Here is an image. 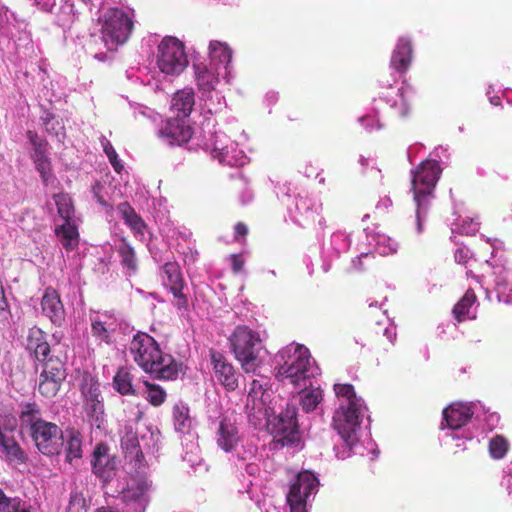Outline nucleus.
I'll return each instance as SVG.
<instances>
[{
    "instance_id": "obj_59",
    "label": "nucleus",
    "mask_w": 512,
    "mask_h": 512,
    "mask_svg": "<svg viewBox=\"0 0 512 512\" xmlns=\"http://www.w3.org/2000/svg\"><path fill=\"white\" fill-rule=\"evenodd\" d=\"M248 232L247 226L243 223H238L235 226V236L236 238L240 236H245Z\"/></svg>"
},
{
    "instance_id": "obj_49",
    "label": "nucleus",
    "mask_w": 512,
    "mask_h": 512,
    "mask_svg": "<svg viewBox=\"0 0 512 512\" xmlns=\"http://www.w3.org/2000/svg\"><path fill=\"white\" fill-rule=\"evenodd\" d=\"M44 376L48 374L56 377L58 380L64 381L66 378V370L64 368V364L59 360L50 359L47 361L43 368Z\"/></svg>"
},
{
    "instance_id": "obj_2",
    "label": "nucleus",
    "mask_w": 512,
    "mask_h": 512,
    "mask_svg": "<svg viewBox=\"0 0 512 512\" xmlns=\"http://www.w3.org/2000/svg\"><path fill=\"white\" fill-rule=\"evenodd\" d=\"M276 378L285 385L295 388L312 386V379L320 374V369L307 347L291 343L275 356Z\"/></svg>"
},
{
    "instance_id": "obj_28",
    "label": "nucleus",
    "mask_w": 512,
    "mask_h": 512,
    "mask_svg": "<svg viewBox=\"0 0 512 512\" xmlns=\"http://www.w3.org/2000/svg\"><path fill=\"white\" fill-rule=\"evenodd\" d=\"M26 347L39 361H45L50 352L44 332L37 327L29 330Z\"/></svg>"
},
{
    "instance_id": "obj_30",
    "label": "nucleus",
    "mask_w": 512,
    "mask_h": 512,
    "mask_svg": "<svg viewBox=\"0 0 512 512\" xmlns=\"http://www.w3.org/2000/svg\"><path fill=\"white\" fill-rule=\"evenodd\" d=\"M412 56V46L411 42L407 38H400L396 44V47L393 51L391 57V66L399 71H405L411 61Z\"/></svg>"
},
{
    "instance_id": "obj_17",
    "label": "nucleus",
    "mask_w": 512,
    "mask_h": 512,
    "mask_svg": "<svg viewBox=\"0 0 512 512\" xmlns=\"http://www.w3.org/2000/svg\"><path fill=\"white\" fill-rule=\"evenodd\" d=\"M146 477H133L122 491L121 499L126 505L125 512H144L148 499L146 496L150 488Z\"/></svg>"
},
{
    "instance_id": "obj_53",
    "label": "nucleus",
    "mask_w": 512,
    "mask_h": 512,
    "mask_svg": "<svg viewBox=\"0 0 512 512\" xmlns=\"http://www.w3.org/2000/svg\"><path fill=\"white\" fill-rule=\"evenodd\" d=\"M360 122L368 130H372L373 129V126H372L373 123L376 124V128H381V124L379 123V120L377 119L376 115H374V116H370V115L364 116V117L360 118Z\"/></svg>"
},
{
    "instance_id": "obj_64",
    "label": "nucleus",
    "mask_w": 512,
    "mask_h": 512,
    "mask_svg": "<svg viewBox=\"0 0 512 512\" xmlns=\"http://www.w3.org/2000/svg\"><path fill=\"white\" fill-rule=\"evenodd\" d=\"M489 100H490V103H491L492 105H495V106L500 105V98H499V97H497V96L490 97V99H489Z\"/></svg>"
},
{
    "instance_id": "obj_38",
    "label": "nucleus",
    "mask_w": 512,
    "mask_h": 512,
    "mask_svg": "<svg viewBox=\"0 0 512 512\" xmlns=\"http://www.w3.org/2000/svg\"><path fill=\"white\" fill-rule=\"evenodd\" d=\"M300 404L302 409L309 413L314 411L323 399V393L320 388H313L312 386L301 387Z\"/></svg>"
},
{
    "instance_id": "obj_61",
    "label": "nucleus",
    "mask_w": 512,
    "mask_h": 512,
    "mask_svg": "<svg viewBox=\"0 0 512 512\" xmlns=\"http://www.w3.org/2000/svg\"><path fill=\"white\" fill-rule=\"evenodd\" d=\"M83 3H85L86 5H90V6H97L99 5V11H101L102 8H105L104 7V2L102 0H81Z\"/></svg>"
},
{
    "instance_id": "obj_21",
    "label": "nucleus",
    "mask_w": 512,
    "mask_h": 512,
    "mask_svg": "<svg viewBox=\"0 0 512 512\" xmlns=\"http://www.w3.org/2000/svg\"><path fill=\"white\" fill-rule=\"evenodd\" d=\"M208 51L209 65L214 67L219 75H223V79L229 81L233 55V51L230 46L225 42L212 40L209 43Z\"/></svg>"
},
{
    "instance_id": "obj_34",
    "label": "nucleus",
    "mask_w": 512,
    "mask_h": 512,
    "mask_svg": "<svg viewBox=\"0 0 512 512\" xmlns=\"http://www.w3.org/2000/svg\"><path fill=\"white\" fill-rule=\"evenodd\" d=\"M194 105V92L190 88L179 90L172 98L171 109L177 113V117L186 118Z\"/></svg>"
},
{
    "instance_id": "obj_48",
    "label": "nucleus",
    "mask_w": 512,
    "mask_h": 512,
    "mask_svg": "<svg viewBox=\"0 0 512 512\" xmlns=\"http://www.w3.org/2000/svg\"><path fill=\"white\" fill-rule=\"evenodd\" d=\"M145 398L153 405L159 406L164 403L166 399L165 390L156 384L146 383V396Z\"/></svg>"
},
{
    "instance_id": "obj_7",
    "label": "nucleus",
    "mask_w": 512,
    "mask_h": 512,
    "mask_svg": "<svg viewBox=\"0 0 512 512\" xmlns=\"http://www.w3.org/2000/svg\"><path fill=\"white\" fill-rule=\"evenodd\" d=\"M231 350L246 373H254L263 363L260 334L247 326H237L230 338Z\"/></svg>"
},
{
    "instance_id": "obj_3",
    "label": "nucleus",
    "mask_w": 512,
    "mask_h": 512,
    "mask_svg": "<svg viewBox=\"0 0 512 512\" xmlns=\"http://www.w3.org/2000/svg\"><path fill=\"white\" fill-rule=\"evenodd\" d=\"M128 355L146 373L157 379L174 380L182 372V365L170 354H164L153 337L137 333L129 343Z\"/></svg>"
},
{
    "instance_id": "obj_11",
    "label": "nucleus",
    "mask_w": 512,
    "mask_h": 512,
    "mask_svg": "<svg viewBox=\"0 0 512 512\" xmlns=\"http://www.w3.org/2000/svg\"><path fill=\"white\" fill-rule=\"evenodd\" d=\"M480 407L479 403H453L443 411L446 427L451 430L448 434L453 440L465 439L471 440L473 434L465 427L470 422L472 416Z\"/></svg>"
},
{
    "instance_id": "obj_58",
    "label": "nucleus",
    "mask_w": 512,
    "mask_h": 512,
    "mask_svg": "<svg viewBox=\"0 0 512 512\" xmlns=\"http://www.w3.org/2000/svg\"><path fill=\"white\" fill-rule=\"evenodd\" d=\"M108 159H109L111 165L113 166V168L115 169V171H117L119 173L122 170L123 166L118 158L117 153H115V158L113 156H109Z\"/></svg>"
},
{
    "instance_id": "obj_12",
    "label": "nucleus",
    "mask_w": 512,
    "mask_h": 512,
    "mask_svg": "<svg viewBox=\"0 0 512 512\" xmlns=\"http://www.w3.org/2000/svg\"><path fill=\"white\" fill-rule=\"evenodd\" d=\"M270 410L268 416L262 420L273 435L274 441L282 446L292 445L299 440L296 408L288 406L284 412L271 418Z\"/></svg>"
},
{
    "instance_id": "obj_52",
    "label": "nucleus",
    "mask_w": 512,
    "mask_h": 512,
    "mask_svg": "<svg viewBox=\"0 0 512 512\" xmlns=\"http://www.w3.org/2000/svg\"><path fill=\"white\" fill-rule=\"evenodd\" d=\"M478 230V223L474 222L473 220L470 221H464L463 225L460 228V232L463 234H474Z\"/></svg>"
},
{
    "instance_id": "obj_10",
    "label": "nucleus",
    "mask_w": 512,
    "mask_h": 512,
    "mask_svg": "<svg viewBox=\"0 0 512 512\" xmlns=\"http://www.w3.org/2000/svg\"><path fill=\"white\" fill-rule=\"evenodd\" d=\"M80 391L82 419L91 427L102 428L106 418L99 382L90 374H85L80 384Z\"/></svg>"
},
{
    "instance_id": "obj_18",
    "label": "nucleus",
    "mask_w": 512,
    "mask_h": 512,
    "mask_svg": "<svg viewBox=\"0 0 512 512\" xmlns=\"http://www.w3.org/2000/svg\"><path fill=\"white\" fill-rule=\"evenodd\" d=\"M27 137L32 146L31 157L34 161L37 171L41 175L43 183L46 186L53 185L56 179L51 173V163L48 157L47 141L41 139L33 131H28Z\"/></svg>"
},
{
    "instance_id": "obj_14",
    "label": "nucleus",
    "mask_w": 512,
    "mask_h": 512,
    "mask_svg": "<svg viewBox=\"0 0 512 512\" xmlns=\"http://www.w3.org/2000/svg\"><path fill=\"white\" fill-rule=\"evenodd\" d=\"M318 485L319 480L312 472L298 473L287 494L291 512H307V502L310 496L316 493Z\"/></svg>"
},
{
    "instance_id": "obj_29",
    "label": "nucleus",
    "mask_w": 512,
    "mask_h": 512,
    "mask_svg": "<svg viewBox=\"0 0 512 512\" xmlns=\"http://www.w3.org/2000/svg\"><path fill=\"white\" fill-rule=\"evenodd\" d=\"M351 241L348 234L343 231L334 232L329 240L322 246V253L327 257H338L341 253L348 251Z\"/></svg>"
},
{
    "instance_id": "obj_54",
    "label": "nucleus",
    "mask_w": 512,
    "mask_h": 512,
    "mask_svg": "<svg viewBox=\"0 0 512 512\" xmlns=\"http://www.w3.org/2000/svg\"><path fill=\"white\" fill-rule=\"evenodd\" d=\"M469 258V250L465 248H458L455 252V260L460 264H464L467 262Z\"/></svg>"
},
{
    "instance_id": "obj_16",
    "label": "nucleus",
    "mask_w": 512,
    "mask_h": 512,
    "mask_svg": "<svg viewBox=\"0 0 512 512\" xmlns=\"http://www.w3.org/2000/svg\"><path fill=\"white\" fill-rule=\"evenodd\" d=\"M267 382L253 380L247 396L246 411L253 425L262 424V420L268 416L271 410L270 393L264 388Z\"/></svg>"
},
{
    "instance_id": "obj_55",
    "label": "nucleus",
    "mask_w": 512,
    "mask_h": 512,
    "mask_svg": "<svg viewBox=\"0 0 512 512\" xmlns=\"http://www.w3.org/2000/svg\"><path fill=\"white\" fill-rule=\"evenodd\" d=\"M101 144L107 157L113 156L115 158L116 151L113 148L112 144L105 137L101 138Z\"/></svg>"
},
{
    "instance_id": "obj_26",
    "label": "nucleus",
    "mask_w": 512,
    "mask_h": 512,
    "mask_svg": "<svg viewBox=\"0 0 512 512\" xmlns=\"http://www.w3.org/2000/svg\"><path fill=\"white\" fill-rule=\"evenodd\" d=\"M195 81L198 89L203 93H211L219 82L220 77L216 69L203 63L194 65Z\"/></svg>"
},
{
    "instance_id": "obj_56",
    "label": "nucleus",
    "mask_w": 512,
    "mask_h": 512,
    "mask_svg": "<svg viewBox=\"0 0 512 512\" xmlns=\"http://www.w3.org/2000/svg\"><path fill=\"white\" fill-rule=\"evenodd\" d=\"M391 206L392 200L390 199V197L385 196L384 198L379 200V202L376 205V209L379 211H386Z\"/></svg>"
},
{
    "instance_id": "obj_57",
    "label": "nucleus",
    "mask_w": 512,
    "mask_h": 512,
    "mask_svg": "<svg viewBox=\"0 0 512 512\" xmlns=\"http://www.w3.org/2000/svg\"><path fill=\"white\" fill-rule=\"evenodd\" d=\"M231 260H232L233 271L236 273L240 272L243 268L244 261L237 255H232Z\"/></svg>"
},
{
    "instance_id": "obj_1",
    "label": "nucleus",
    "mask_w": 512,
    "mask_h": 512,
    "mask_svg": "<svg viewBox=\"0 0 512 512\" xmlns=\"http://www.w3.org/2000/svg\"><path fill=\"white\" fill-rule=\"evenodd\" d=\"M214 438L217 446L232 454L234 464L249 476L260 473V456L257 445L245 440L233 413L222 414L214 421Z\"/></svg>"
},
{
    "instance_id": "obj_36",
    "label": "nucleus",
    "mask_w": 512,
    "mask_h": 512,
    "mask_svg": "<svg viewBox=\"0 0 512 512\" xmlns=\"http://www.w3.org/2000/svg\"><path fill=\"white\" fill-rule=\"evenodd\" d=\"M495 284L498 300L506 304L512 303V270L501 271Z\"/></svg>"
},
{
    "instance_id": "obj_41",
    "label": "nucleus",
    "mask_w": 512,
    "mask_h": 512,
    "mask_svg": "<svg viewBox=\"0 0 512 512\" xmlns=\"http://www.w3.org/2000/svg\"><path fill=\"white\" fill-rule=\"evenodd\" d=\"M297 211L307 219L314 220L315 215L319 214L322 204L314 198L308 196H299L295 203Z\"/></svg>"
},
{
    "instance_id": "obj_50",
    "label": "nucleus",
    "mask_w": 512,
    "mask_h": 512,
    "mask_svg": "<svg viewBox=\"0 0 512 512\" xmlns=\"http://www.w3.org/2000/svg\"><path fill=\"white\" fill-rule=\"evenodd\" d=\"M46 131L57 137L59 141L64 137V127L57 121L53 115L47 113L42 117Z\"/></svg>"
},
{
    "instance_id": "obj_27",
    "label": "nucleus",
    "mask_w": 512,
    "mask_h": 512,
    "mask_svg": "<svg viewBox=\"0 0 512 512\" xmlns=\"http://www.w3.org/2000/svg\"><path fill=\"white\" fill-rule=\"evenodd\" d=\"M92 465L93 471L97 476L103 479L111 477L115 463L109 458L108 447L106 445H97L93 453Z\"/></svg>"
},
{
    "instance_id": "obj_13",
    "label": "nucleus",
    "mask_w": 512,
    "mask_h": 512,
    "mask_svg": "<svg viewBox=\"0 0 512 512\" xmlns=\"http://www.w3.org/2000/svg\"><path fill=\"white\" fill-rule=\"evenodd\" d=\"M55 205L57 206L59 216L65 220V223L55 229L62 246L67 251L77 248L79 243V233L77 227L71 222L74 214L72 200L68 194L59 193L54 195Z\"/></svg>"
},
{
    "instance_id": "obj_33",
    "label": "nucleus",
    "mask_w": 512,
    "mask_h": 512,
    "mask_svg": "<svg viewBox=\"0 0 512 512\" xmlns=\"http://www.w3.org/2000/svg\"><path fill=\"white\" fill-rule=\"evenodd\" d=\"M116 251L120 257V263L127 276L135 275L138 270V261L134 248L122 238L116 246Z\"/></svg>"
},
{
    "instance_id": "obj_24",
    "label": "nucleus",
    "mask_w": 512,
    "mask_h": 512,
    "mask_svg": "<svg viewBox=\"0 0 512 512\" xmlns=\"http://www.w3.org/2000/svg\"><path fill=\"white\" fill-rule=\"evenodd\" d=\"M41 307L44 315L50 319V321L61 326L65 320V310L60 300L58 293L52 289L47 288L42 297Z\"/></svg>"
},
{
    "instance_id": "obj_20",
    "label": "nucleus",
    "mask_w": 512,
    "mask_h": 512,
    "mask_svg": "<svg viewBox=\"0 0 512 512\" xmlns=\"http://www.w3.org/2000/svg\"><path fill=\"white\" fill-rule=\"evenodd\" d=\"M159 138L169 145H182L192 137V129L184 118L176 117L166 120L158 130Z\"/></svg>"
},
{
    "instance_id": "obj_8",
    "label": "nucleus",
    "mask_w": 512,
    "mask_h": 512,
    "mask_svg": "<svg viewBox=\"0 0 512 512\" xmlns=\"http://www.w3.org/2000/svg\"><path fill=\"white\" fill-rule=\"evenodd\" d=\"M99 13L97 24L105 47L115 50L126 43L133 28L130 14L119 8H102Z\"/></svg>"
},
{
    "instance_id": "obj_63",
    "label": "nucleus",
    "mask_w": 512,
    "mask_h": 512,
    "mask_svg": "<svg viewBox=\"0 0 512 512\" xmlns=\"http://www.w3.org/2000/svg\"><path fill=\"white\" fill-rule=\"evenodd\" d=\"M40 377L41 378H47V381H57V385L60 386V387H61V384L63 382L62 380H58V379H56V377L51 376L49 374L47 376H44V371L41 372Z\"/></svg>"
},
{
    "instance_id": "obj_62",
    "label": "nucleus",
    "mask_w": 512,
    "mask_h": 512,
    "mask_svg": "<svg viewBox=\"0 0 512 512\" xmlns=\"http://www.w3.org/2000/svg\"><path fill=\"white\" fill-rule=\"evenodd\" d=\"M8 20V11L7 9L0 4V24L4 23Z\"/></svg>"
},
{
    "instance_id": "obj_39",
    "label": "nucleus",
    "mask_w": 512,
    "mask_h": 512,
    "mask_svg": "<svg viewBox=\"0 0 512 512\" xmlns=\"http://www.w3.org/2000/svg\"><path fill=\"white\" fill-rule=\"evenodd\" d=\"M217 160L229 166H243L247 162V157L236 143L231 142L229 148L221 152Z\"/></svg>"
},
{
    "instance_id": "obj_45",
    "label": "nucleus",
    "mask_w": 512,
    "mask_h": 512,
    "mask_svg": "<svg viewBox=\"0 0 512 512\" xmlns=\"http://www.w3.org/2000/svg\"><path fill=\"white\" fill-rule=\"evenodd\" d=\"M115 389L122 395L133 394L132 376L131 374L121 368L117 371L113 379Z\"/></svg>"
},
{
    "instance_id": "obj_40",
    "label": "nucleus",
    "mask_w": 512,
    "mask_h": 512,
    "mask_svg": "<svg viewBox=\"0 0 512 512\" xmlns=\"http://www.w3.org/2000/svg\"><path fill=\"white\" fill-rule=\"evenodd\" d=\"M476 300L475 293L472 290H467L464 296L459 300V302L454 306L453 313L455 318L461 322L468 318H474V315H471V308Z\"/></svg>"
},
{
    "instance_id": "obj_4",
    "label": "nucleus",
    "mask_w": 512,
    "mask_h": 512,
    "mask_svg": "<svg viewBox=\"0 0 512 512\" xmlns=\"http://www.w3.org/2000/svg\"><path fill=\"white\" fill-rule=\"evenodd\" d=\"M334 392L338 407L333 415V427L351 450L358 440V431L367 408L351 384H335Z\"/></svg>"
},
{
    "instance_id": "obj_35",
    "label": "nucleus",
    "mask_w": 512,
    "mask_h": 512,
    "mask_svg": "<svg viewBox=\"0 0 512 512\" xmlns=\"http://www.w3.org/2000/svg\"><path fill=\"white\" fill-rule=\"evenodd\" d=\"M35 4L44 12L55 13L61 25L70 23L74 19L73 5L65 3L56 7L55 0H34Z\"/></svg>"
},
{
    "instance_id": "obj_32",
    "label": "nucleus",
    "mask_w": 512,
    "mask_h": 512,
    "mask_svg": "<svg viewBox=\"0 0 512 512\" xmlns=\"http://www.w3.org/2000/svg\"><path fill=\"white\" fill-rule=\"evenodd\" d=\"M412 96V90L408 85H402L396 90L391 89L386 96L387 103L391 108L397 109L400 116H406L409 112V101Z\"/></svg>"
},
{
    "instance_id": "obj_31",
    "label": "nucleus",
    "mask_w": 512,
    "mask_h": 512,
    "mask_svg": "<svg viewBox=\"0 0 512 512\" xmlns=\"http://www.w3.org/2000/svg\"><path fill=\"white\" fill-rule=\"evenodd\" d=\"M172 418L174 429L181 434H189L193 426V418L190 415V409L187 404L179 401L172 408Z\"/></svg>"
},
{
    "instance_id": "obj_6",
    "label": "nucleus",
    "mask_w": 512,
    "mask_h": 512,
    "mask_svg": "<svg viewBox=\"0 0 512 512\" xmlns=\"http://www.w3.org/2000/svg\"><path fill=\"white\" fill-rule=\"evenodd\" d=\"M441 169L437 161L425 160L416 170L411 171V189L416 203V232L421 234L423 223L430 207L433 190L440 177Z\"/></svg>"
},
{
    "instance_id": "obj_60",
    "label": "nucleus",
    "mask_w": 512,
    "mask_h": 512,
    "mask_svg": "<svg viewBox=\"0 0 512 512\" xmlns=\"http://www.w3.org/2000/svg\"><path fill=\"white\" fill-rule=\"evenodd\" d=\"M370 253H362L357 259L352 261V264L356 270H361V260L362 258H368L370 257Z\"/></svg>"
},
{
    "instance_id": "obj_37",
    "label": "nucleus",
    "mask_w": 512,
    "mask_h": 512,
    "mask_svg": "<svg viewBox=\"0 0 512 512\" xmlns=\"http://www.w3.org/2000/svg\"><path fill=\"white\" fill-rule=\"evenodd\" d=\"M230 141L229 137L223 132H215L204 142L203 146L214 159L220 156V153L225 149L229 148Z\"/></svg>"
},
{
    "instance_id": "obj_23",
    "label": "nucleus",
    "mask_w": 512,
    "mask_h": 512,
    "mask_svg": "<svg viewBox=\"0 0 512 512\" xmlns=\"http://www.w3.org/2000/svg\"><path fill=\"white\" fill-rule=\"evenodd\" d=\"M211 361L214 378L227 390H235L238 386V375L233 365L219 353H213Z\"/></svg>"
},
{
    "instance_id": "obj_47",
    "label": "nucleus",
    "mask_w": 512,
    "mask_h": 512,
    "mask_svg": "<svg viewBox=\"0 0 512 512\" xmlns=\"http://www.w3.org/2000/svg\"><path fill=\"white\" fill-rule=\"evenodd\" d=\"M509 450V442L501 435H496L489 442V453L493 459H502Z\"/></svg>"
},
{
    "instance_id": "obj_25",
    "label": "nucleus",
    "mask_w": 512,
    "mask_h": 512,
    "mask_svg": "<svg viewBox=\"0 0 512 512\" xmlns=\"http://www.w3.org/2000/svg\"><path fill=\"white\" fill-rule=\"evenodd\" d=\"M117 211L125 224L129 226L134 236L141 241L146 240V235L148 234L147 225L135 210L125 202L118 205Z\"/></svg>"
},
{
    "instance_id": "obj_22",
    "label": "nucleus",
    "mask_w": 512,
    "mask_h": 512,
    "mask_svg": "<svg viewBox=\"0 0 512 512\" xmlns=\"http://www.w3.org/2000/svg\"><path fill=\"white\" fill-rule=\"evenodd\" d=\"M163 284L170 289L176 299L175 305L179 308L187 307V298L182 293L183 279L179 265L175 262H167L162 267Z\"/></svg>"
},
{
    "instance_id": "obj_19",
    "label": "nucleus",
    "mask_w": 512,
    "mask_h": 512,
    "mask_svg": "<svg viewBox=\"0 0 512 512\" xmlns=\"http://www.w3.org/2000/svg\"><path fill=\"white\" fill-rule=\"evenodd\" d=\"M92 336L104 342L111 344L114 334L120 326L118 318L109 312H94L90 314Z\"/></svg>"
},
{
    "instance_id": "obj_42",
    "label": "nucleus",
    "mask_w": 512,
    "mask_h": 512,
    "mask_svg": "<svg viewBox=\"0 0 512 512\" xmlns=\"http://www.w3.org/2000/svg\"><path fill=\"white\" fill-rule=\"evenodd\" d=\"M485 252H489L491 254V257L486 260V263L492 266L493 268L501 267L505 261L504 259V249H503V243L498 240H490L488 239L485 247L483 249Z\"/></svg>"
},
{
    "instance_id": "obj_44",
    "label": "nucleus",
    "mask_w": 512,
    "mask_h": 512,
    "mask_svg": "<svg viewBox=\"0 0 512 512\" xmlns=\"http://www.w3.org/2000/svg\"><path fill=\"white\" fill-rule=\"evenodd\" d=\"M0 512H31L18 497H8L0 489Z\"/></svg>"
},
{
    "instance_id": "obj_9",
    "label": "nucleus",
    "mask_w": 512,
    "mask_h": 512,
    "mask_svg": "<svg viewBox=\"0 0 512 512\" xmlns=\"http://www.w3.org/2000/svg\"><path fill=\"white\" fill-rule=\"evenodd\" d=\"M189 61L183 42L173 36L164 37L157 47L156 65L164 77L179 76Z\"/></svg>"
},
{
    "instance_id": "obj_51",
    "label": "nucleus",
    "mask_w": 512,
    "mask_h": 512,
    "mask_svg": "<svg viewBox=\"0 0 512 512\" xmlns=\"http://www.w3.org/2000/svg\"><path fill=\"white\" fill-rule=\"evenodd\" d=\"M59 389L60 386L57 385V381H47V378L39 377L38 390L44 397H54L58 393Z\"/></svg>"
},
{
    "instance_id": "obj_5",
    "label": "nucleus",
    "mask_w": 512,
    "mask_h": 512,
    "mask_svg": "<svg viewBox=\"0 0 512 512\" xmlns=\"http://www.w3.org/2000/svg\"><path fill=\"white\" fill-rule=\"evenodd\" d=\"M19 419L21 429L30 434L40 453L46 456L59 454L64 445L63 432L55 423L42 419L36 403L22 405Z\"/></svg>"
},
{
    "instance_id": "obj_15",
    "label": "nucleus",
    "mask_w": 512,
    "mask_h": 512,
    "mask_svg": "<svg viewBox=\"0 0 512 512\" xmlns=\"http://www.w3.org/2000/svg\"><path fill=\"white\" fill-rule=\"evenodd\" d=\"M159 440V433L146 429L145 433L138 438L134 425L127 423L124 426L121 437V447L127 458L136 463H141L143 459L142 447L144 449H154Z\"/></svg>"
},
{
    "instance_id": "obj_46",
    "label": "nucleus",
    "mask_w": 512,
    "mask_h": 512,
    "mask_svg": "<svg viewBox=\"0 0 512 512\" xmlns=\"http://www.w3.org/2000/svg\"><path fill=\"white\" fill-rule=\"evenodd\" d=\"M375 249L380 255H391L397 252L398 243L387 235L379 234L375 237Z\"/></svg>"
},
{
    "instance_id": "obj_43",
    "label": "nucleus",
    "mask_w": 512,
    "mask_h": 512,
    "mask_svg": "<svg viewBox=\"0 0 512 512\" xmlns=\"http://www.w3.org/2000/svg\"><path fill=\"white\" fill-rule=\"evenodd\" d=\"M66 460L72 462L74 459H79L82 456V440L81 436L76 431L68 432V437L65 446Z\"/></svg>"
}]
</instances>
